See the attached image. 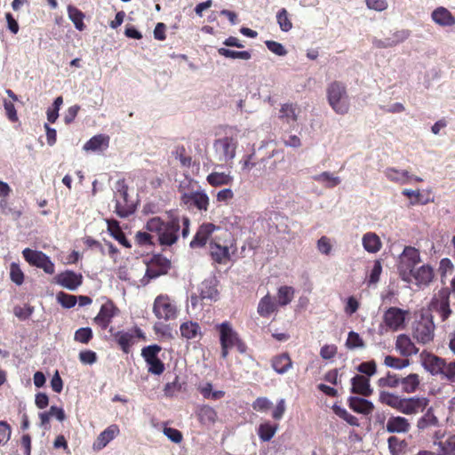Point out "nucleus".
Returning <instances> with one entry per match:
<instances>
[{
    "instance_id": "nucleus-52",
    "label": "nucleus",
    "mask_w": 455,
    "mask_h": 455,
    "mask_svg": "<svg viewBox=\"0 0 455 455\" xmlns=\"http://www.w3.org/2000/svg\"><path fill=\"white\" fill-rule=\"evenodd\" d=\"M314 180L319 182H325L326 187L334 188L340 183V179L339 177H334L331 173L328 172H323L314 177Z\"/></svg>"
},
{
    "instance_id": "nucleus-37",
    "label": "nucleus",
    "mask_w": 455,
    "mask_h": 455,
    "mask_svg": "<svg viewBox=\"0 0 455 455\" xmlns=\"http://www.w3.org/2000/svg\"><path fill=\"white\" fill-rule=\"evenodd\" d=\"M385 175L389 180L402 184L409 183L411 178L407 171L397 170L395 168H387L385 171Z\"/></svg>"
},
{
    "instance_id": "nucleus-34",
    "label": "nucleus",
    "mask_w": 455,
    "mask_h": 455,
    "mask_svg": "<svg viewBox=\"0 0 455 455\" xmlns=\"http://www.w3.org/2000/svg\"><path fill=\"white\" fill-rule=\"evenodd\" d=\"M279 118L287 124L297 122V106L291 103L283 104L279 111Z\"/></svg>"
},
{
    "instance_id": "nucleus-57",
    "label": "nucleus",
    "mask_w": 455,
    "mask_h": 455,
    "mask_svg": "<svg viewBox=\"0 0 455 455\" xmlns=\"http://www.w3.org/2000/svg\"><path fill=\"white\" fill-rule=\"evenodd\" d=\"M92 338V329L89 327L80 328L75 332L74 339L77 342L87 344Z\"/></svg>"
},
{
    "instance_id": "nucleus-42",
    "label": "nucleus",
    "mask_w": 455,
    "mask_h": 455,
    "mask_svg": "<svg viewBox=\"0 0 455 455\" xmlns=\"http://www.w3.org/2000/svg\"><path fill=\"white\" fill-rule=\"evenodd\" d=\"M68 18L72 20L75 25V28L83 31L85 28V25L84 23V14L76 7L73 5H68Z\"/></svg>"
},
{
    "instance_id": "nucleus-12",
    "label": "nucleus",
    "mask_w": 455,
    "mask_h": 455,
    "mask_svg": "<svg viewBox=\"0 0 455 455\" xmlns=\"http://www.w3.org/2000/svg\"><path fill=\"white\" fill-rule=\"evenodd\" d=\"M214 148L220 155V160L228 161L235 157L236 140L231 137H224L216 140Z\"/></svg>"
},
{
    "instance_id": "nucleus-30",
    "label": "nucleus",
    "mask_w": 455,
    "mask_h": 455,
    "mask_svg": "<svg viewBox=\"0 0 455 455\" xmlns=\"http://www.w3.org/2000/svg\"><path fill=\"white\" fill-rule=\"evenodd\" d=\"M362 242L364 250L371 253L378 252L382 245L379 235L372 232L364 234Z\"/></svg>"
},
{
    "instance_id": "nucleus-36",
    "label": "nucleus",
    "mask_w": 455,
    "mask_h": 455,
    "mask_svg": "<svg viewBox=\"0 0 455 455\" xmlns=\"http://www.w3.org/2000/svg\"><path fill=\"white\" fill-rule=\"evenodd\" d=\"M115 339L124 353H128L130 347L134 344L135 336L133 332L118 331L115 334Z\"/></svg>"
},
{
    "instance_id": "nucleus-47",
    "label": "nucleus",
    "mask_w": 455,
    "mask_h": 455,
    "mask_svg": "<svg viewBox=\"0 0 455 455\" xmlns=\"http://www.w3.org/2000/svg\"><path fill=\"white\" fill-rule=\"evenodd\" d=\"M275 310V304L271 301L270 297L266 295L259 303L258 313L264 317L269 316Z\"/></svg>"
},
{
    "instance_id": "nucleus-17",
    "label": "nucleus",
    "mask_w": 455,
    "mask_h": 455,
    "mask_svg": "<svg viewBox=\"0 0 455 455\" xmlns=\"http://www.w3.org/2000/svg\"><path fill=\"white\" fill-rule=\"evenodd\" d=\"M411 429V423L409 420L401 416H391L388 418L386 424V430L393 434H405Z\"/></svg>"
},
{
    "instance_id": "nucleus-33",
    "label": "nucleus",
    "mask_w": 455,
    "mask_h": 455,
    "mask_svg": "<svg viewBox=\"0 0 455 455\" xmlns=\"http://www.w3.org/2000/svg\"><path fill=\"white\" fill-rule=\"evenodd\" d=\"M115 307L111 303L101 307L100 313L95 317V322L103 328H107L111 318L115 315Z\"/></svg>"
},
{
    "instance_id": "nucleus-44",
    "label": "nucleus",
    "mask_w": 455,
    "mask_h": 455,
    "mask_svg": "<svg viewBox=\"0 0 455 455\" xmlns=\"http://www.w3.org/2000/svg\"><path fill=\"white\" fill-rule=\"evenodd\" d=\"M218 53L220 56L228 58V59H241V60H248L251 58V53L249 51L238 52V51L229 50V49L224 48V47L219 48Z\"/></svg>"
},
{
    "instance_id": "nucleus-49",
    "label": "nucleus",
    "mask_w": 455,
    "mask_h": 455,
    "mask_svg": "<svg viewBox=\"0 0 455 455\" xmlns=\"http://www.w3.org/2000/svg\"><path fill=\"white\" fill-rule=\"evenodd\" d=\"M173 155L178 159L182 167L189 168L192 164V157L187 155L186 148L183 145H179L175 148Z\"/></svg>"
},
{
    "instance_id": "nucleus-53",
    "label": "nucleus",
    "mask_w": 455,
    "mask_h": 455,
    "mask_svg": "<svg viewBox=\"0 0 455 455\" xmlns=\"http://www.w3.org/2000/svg\"><path fill=\"white\" fill-rule=\"evenodd\" d=\"M438 423L437 418L434 415V413L428 410L419 420L417 423V427L419 429H425L430 426H435Z\"/></svg>"
},
{
    "instance_id": "nucleus-50",
    "label": "nucleus",
    "mask_w": 455,
    "mask_h": 455,
    "mask_svg": "<svg viewBox=\"0 0 455 455\" xmlns=\"http://www.w3.org/2000/svg\"><path fill=\"white\" fill-rule=\"evenodd\" d=\"M277 23L281 30L288 32L292 28V23L289 18L288 12L285 8L281 9L276 14Z\"/></svg>"
},
{
    "instance_id": "nucleus-16",
    "label": "nucleus",
    "mask_w": 455,
    "mask_h": 455,
    "mask_svg": "<svg viewBox=\"0 0 455 455\" xmlns=\"http://www.w3.org/2000/svg\"><path fill=\"white\" fill-rule=\"evenodd\" d=\"M410 36H411V31L409 29L396 30L392 33L390 37L375 40L374 45L377 48L394 47L401 43H403L405 40H407L410 37Z\"/></svg>"
},
{
    "instance_id": "nucleus-61",
    "label": "nucleus",
    "mask_w": 455,
    "mask_h": 455,
    "mask_svg": "<svg viewBox=\"0 0 455 455\" xmlns=\"http://www.w3.org/2000/svg\"><path fill=\"white\" fill-rule=\"evenodd\" d=\"M443 375L449 382L455 383V362L447 363L444 361V366L442 369Z\"/></svg>"
},
{
    "instance_id": "nucleus-62",
    "label": "nucleus",
    "mask_w": 455,
    "mask_h": 455,
    "mask_svg": "<svg viewBox=\"0 0 455 455\" xmlns=\"http://www.w3.org/2000/svg\"><path fill=\"white\" fill-rule=\"evenodd\" d=\"M357 371L371 377L376 373L377 366L374 361L365 362L358 365Z\"/></svg>"
},
{
    "instance_id": "nucleus-22",
    "label": "nucleus",
    "mask_w": 455,
    "mask_h": 455,
    "mask_svg": "<svg viewBox=\"0 0 455 455\" xmlns=\"http://www.w3.org/2000/svg\"><path fill=\"white\" fill-rule=\"evenodd\" d=\"M433 20L440 26L450 27L455 25V17L444 7L436 8L431 14Z\"/></svg>"
},
{
    "instance_id": "nucleus-54",
    "label": "nucleus",
    "mask_w": 455,
    "mask_h": 455,
    "mask_svg": "<svg viewBox=\"0 0 455 455\" xmlns=\"http://www.w3.org/2000/svg\"><path fill=\"white\" fill-rule=\"evenodd\" d=\"M156 334L164 339H172L173 338L172 328L169 324H165L162 322H156L153 327Z\"/></svg>"
},
{
    "instance_id": "nucleus-35",
    "label": "nucleus",
    "mask_w": 455,
    "mask_h": 455,
    "mask_svg": "<svg viewBox=\"0 0 455 455\" xmlns=\"http://www.w3.org/2000/svg\"><path fill=\"white\" fill-rule=\"evenodd\" d=\"M57 284H81L83 276L81 274H76L73 271H65L59 274L55 277Z\"/></svg>"
},
{
    "instance_id": "nucleus-48",
    "label": "nucleus",
    "mask_w": 455,
    "mask_h": 455,
    "mask_svg": "<svg viewBox=\"0 0 455 455\" xmlns=\"http://www.w3.org/2000/svg\"><path fill=\"white\" fill-rule=\"evenodd\" d=\"M377 385L379 387L395 388L400 385V378L396 374L387 372L385 377H381L378 379Z\"/></svg>"
},
{
    "instance_id": "nucleus-10",
    "label": "nucleus",
    "mask_w": 455,
    "mask_h": 455,
    "mask_svg": "<svg viewBox=\"0 0 455 455\" xmlns=\"http://www.w3.org/2000/svg\"><path fill=\"white\" fill-rule=\"evenodd\" d=\"M409 314L408 311L398 307L388 308L383 315L386 326L392 331H398L404 328L405 317Z\"/></svg>"
},
{
    "instance_id": "nucleus-27",
    "label": "nucleus",
    "mask_w": 455,
    "mask_h": 455,
    "mask_svg": "<svg viewBox=\"0 0 455 455\" xmlns=\"http://www.w3.org/2000/svg\"><path fill=\"white\" fill-rule=\"evenodd\" d=\"M349 405L354 411L365 415L371 413L374 410V405L371 401L360 397H351Z\"/></svg>"
},
{
    "instance_id": "nucleus-15",
    "label": "nucleus",
    "mask_w": 455,
    "mask_h": 455,
    "mask_svg": "<svg viewBox=\"0 0 455 455\" xmlns=\"http://www.w3.org/2000/svg\"><path fill=\"white\" fill-rule=\"evenodd\" d=\"M219 229V227L212 223H203L197 229L196 235L190 242V247L193 249L204 247L212 234Z\"/></svg>"
},
{
    "instance_id": "nucleus-60",
    "label": "nucleus",
    "mask_w": 455,
    "mask_h": 455,
    "mask_svg": "<svg viewBox=\"0 0 455 455\" xmlns=\"http://www.w3.org/2000/svg\"><path fill=\"white\" fill-rule=\"evenodd\" d=\"M10 275L13 283H15L16 284H22L24 280V275L18 264H11Z\"/></svg>"
},
{
    "instance_id": "nucleus-18",
    "label": "nucleus",
    "mask_w": 455,
    "mask_h": 455,
    "mask_svg": "<svg viewBox=\"0 0 455 455\" xmlns=\"http://www.w3.org/2000/svg\"><path fill=\"white\" fill-rule=\"evenodd\" d=\"M395 349L403 356H411L419 352V348L411 341V338L405 334H400L396 338Z\"/></svg>"
},
{
    "instance_id": "nucleus-46",
    "label": "nucleus",
    "mask_w": 455,
    "mask_h": 455,
    "mask_svg": "<svg viewBox=\"0 0 455 455\" xmlns=\"http://www.w3.org/2000/svg\"><path fill=\"white\" fill-rule=\"evenodd\" d=\"M277 425H271L266 422L259 425L258 434L263 442H267L275 435Z\"/></svg>"
},
{
    "instance_id": "nucleus-8",
    "label": "nucleus",
    "mask_w": 455,
    "mask_h": 455,
    "mask_svg": "<svg viewBox=\"0 0 455 455\" xmlns=\"http://www.w3.org/2000/svg\"><path fill=\"white\" fill-rule=\"evenodd\" d=\"M434 336L435 324L432 318L430 316H421L413 327V337L419 343L426 345L434 339Z\"/></svg>"
},
{
    "instance_id": "nucleus-59",
    "label": "nucleus",
    "mask_w": 455,
    "mask_h": 455,
    "mask_svg": "<svg viewBox=\"0 0 455 455\" xmlns=\"http://www.w3.org/2000/svg\"><path fill=\"white\" fill-rule=\"evenodd\" d=\"M161 351V347L157 345H152L146 347L141 351V355L144 357L145 361L148 363L154 359L157 358L158 353Z\"/></svg>"
},
{
    "instance_id": "nucleus-32",
    "label": "nucleus",
    "mask_w": 455,
    "mask_h": 455,
    "mask_svg": "<svg viewBox=\"0 0 455 455\" xmlns=\"http://www.w3.org/2000/svg\"><path fill=\"white\" fill-rule=\"evenodd\" d=\"M411 276H413L414 279L417 281V284H428L433 281L434 269L430 266L425 265L420 267L415 272L413 269L411 277Z\"/></svg>"
},
{
    "instance_id": "nucleus-9",
    "label": "nucleus",
    "mask_w": 455,
    "mask_h": 455,
    "mask_svg": "<svg viewBox=\"0 0 455 455\" xmlns=\"http://www.w3.org/2000/svg\"><path fill=\"white\" fill-rule=\"evenodd\" d=\"M171 268V261L161 254H155L148 264L145 276L149 279L167 274Z\"/></svg>"
},
{
    "instance_id": "nucleus-56",
    "label": "nucleus",
    "mask_w": 455,
    "mask_h": 455,
    "mask_svg": "<svg viewBox=\"0 0 455 455\" xmlns=\"http://www.w3.org/2000/svg\"><path fill=\"white\" fill-rule=\"evenodd\" d=\"M346 345L350 349L364 347V343H363V339L359 336L358 333H356L355 331H350L348 333V337H347Z\"/></svg>"
},
{
    "instance_id": "nucleus-31",
    "label": "nucleus",
    "mask_w": 455,
    "mask_h": 455,
    "mask_svg": "<svg viewBox=\"0 0 455 455\" xmlns=\"http://www.w3.org/2000/svg\"><path fill=\"white\" fill-rule=\"evenodd\" d=\"M5 92L11 99L10 100H4L5 114L11 122L15 123L19 120L17 111L14 107V102L18 100V97L11 89H7Z\"/></svg>"
},
{
    "instance_id": "nucleus-43",
    "label": "nucleus",
    "mask_w": 455,
    "mask_h": 455,
    "mask_svg": "<svg viewBox=\"0 0 455 455\" xmlns=\"http://www.w3.org/2000/svg\"><path fill=\"white\" fill-rule=\"evenodd\" d=\"M437 452L438 455H455V435L439 441Z\"/></svg>"
},
{
    "instance_id": "nucleus-58",
    "label": "nucleus",
    "mask_w": 455,
    "mask_h": 455,
    "mask_svg": "<svg viewBox=\"0 0 455 455\" xmlns=\"http://www.w3.org/2000/svg\"><path fill=\"white\" fill-rule=\"evenodd\" d=\"M135 242L140 246L155 245L154 237L149 232L139 231L135 235Z\"/></svg>"
},
{
    "instance_id": "nucleus-26",
    "label": "nucleus",
    "mask_w": 455,
    "mask_h": 455,
    "mask_svg": "<svg viewBox=\"0 0 455 455\" xmlns=\"http://www.w3.org/2000/svg\"><path fill=\"white\" fill-rule=\"evenodd\" d=\"M180 331L182 338L193 339L202 336V329L196 322L186 321L180 326Z\"/></svg>"
},
{
    "instance_id": "nucleus-13",
    "label": "nucleus",
    "mask_w": 455,
    "mask_h": 455,
    "mask_svg": "<svg viewBox=\"0 0 455 455\" xmlns=\"http://www.w3.org/2000/svg\"><path fill=\"white\" fill-rule=\"evenodd\" d=\"M428 403L429 400L426 397H403L400 412L406 415L417 414L424 411Z\"/></svg>"
},
{
    "instance_id": "nucleus-45",
    "label": "nucleus",
    "mask_w": 455,
    "mask_h": 455,
    "mask_svg": "<svg viewBox=\"0 0 455 455\" xmlns=\"http://www.w3.org/2000/svg\"><path fill=\"white\" fill-rule=\"evenodd\" d=\"M198 418L204 424L214 423L217 419V412L213 408L204 405L198 410Z\"/></svg>"
},
{
    "instance_id": "nucleus-14",
    "label": "nucleus",
    "mask_w": 455,
    "mask_h": 455,
    "mask_svg": "<svg viewBox=\"0 0 455 455\" xmlns=\"http://www.w3.org/2000/svg\"><path fill=\"white\" fill-rule=\"evenodd\" d=\"M450 293V289H441L438 296L434 298L431 303L432 309L438 312L443 321L449 317L451 312L449 306Z\"/></svg>"
},
{
    "instance_id": "nucleus-7",
    "label": "nucleus",
    "mask_w": 455,
    "mask_h": 455,
    "mask_svg": "<svg viewBox=\"0 0 455 455\" xmlns=\"http://www.w3.org/2000/svg\"><path fill=\"white\" fill-rule=\"evenodd\" d=\"M22 255L30 266L42 268L47 274L54 273V264L43 251L26 248L22 251Z\"/></svg>"
},
{
    "instance_id": "nucleus-51",
    "label": "nucleus",
    "mask_w": 455,
    "mask_h": 455,
    "mask_svg": "<svg viewBox=\"0 0 455 455\" xmlns=\"http://www.w3.org/2000/svg\"><path fill=\"white\" fill-rule=\"evenodd\" d=\"M293 290L291 286H280L277 294L278 303L281 306L287 305L293 298Z\"/></svg>"
},
{
    "instance_id": "nucleus-3",
    "label": "nucleus",
    "mask_w": 455,
    "mask_h": 455,
    "mask_svg": "<svg viewBox=\"0 0 455 455\" xmlns=\"http://www.w3.org/2000/svg\"><path fill=\"white\" fill-rule=\"evenodd\" d=\"M220 333V342L221 346V357L227 358L228 351L235 347L240 353L246 351V346L239 339L237 332L233 329L228 322H224L216 325Z\"/></svg>"
},
{
    "instance_id": "nucleus-28",
    "label": "nucleus",
    "mask_w": 455,
    "mask_h": 455,
    "mask_svg": "<svg viewBox=\"0 0 455 455\" xmlns=\"http://www.w3.org/2000/svg\"><path fill=\"white\" fill-rule=\"evenodd\" d=\"M109 137L105 134H98L92 137L84 146L86 151L101 150L108 148Z\"/></svg>"
},
{
    "instance_id": "nucleus-55",
    "label": "nucleus",
    "mask_w": 455,
    "mask_h": 455,
    "mask_svg": "<svg viewBox=\"0 0 455 455\" xmlns=\"http://www.w3.org/2000/svg\"><path fill=\"white\" fill-rule=\"evenodd\" d=\"M384 363L387 367L401 370L407 367L410 364V361L408 359H400L392 355H387L384 359Z\"/></svg>"
},
{
    "instance_id": "nucleus-23",
    "label": "nucleus",
    "mask_w": 455,
    "mask_h": 455,
    "mask_svg": "<svg viewBox=\"0 0 455 455\" xmlns=\"http://www.w3.org/2000/svg\"><path fill=\"white\" fill-rule=\"evenodd\" d=\"M273 370L278 374H284L292 367V361L287 353L274 356L271 360Z\"/></svg>"
},
{
    "instance_id": "nucleus-5",
    "label": "nucleus",
    "mask_w": 455,
    "mask_h": 455,
    "mask_svg": "<svg viewBox=\"0 0 455 455\" xmlns=\"http://www.w3.org/2000/svg\"><path fill=\"white\" fill-rule=\"evenodd\" d=\"M419 261L420 256L419 250L411 246H406L403 249L400 256L398 267L400 275L403 281L410 282L412 270Z\"/></svg>"
},
{
    "instance_id": "nucleus-29",
    "label": "nucleus",
    "mask_w": 455,
    "mask_h": 455,
    "mask_svg": "<svg viewBox=\"0 0 455 455\" xmlns=\"http://www.w3.org/2000/svg\"><path fill=\"white\" fill-rule=\"evenodd\" d=\"M403 397L387 391H380L379 395V401L381 403L395 409L398 411H400L403 405Z\"/></svg>"
},
{
    "instance_id": "nucleus-4",
    "label": "nucleus",
    "mask_w": 455,
    "mask_h": 455,
    "mask_svg": "<svg viewBox=\"0 0 455 455\" xmlns=\"http://www.w3.org/2000/svg\"><path fill=\"white\" fill-rule=\"evenodd\" d=\"M115 212L121 218H126L135 212L134 204L129 199L128 186L124 179L118 180L116 184Z\"/></svg>"
},
{
    "instance_id": "nucleus-20",
    "label": "nucleus",
    "mask_w": 455,
    "mask_h": 455,
    "mask_svg": "<svg viewBox=\"0 0 455 455\" xmlns=\"http://www.w3.org/2000/svg\"><path fill=\"white\" fill-rule=\"evenodd\" d=\"M352 393L361 395L363 396H370L373 390L370 385V379L363 375H355L351 379Z\"/></svg>"
},
{
    "instance_id": "nucleus-11",
    "label": "nucleus",
    "mask_w": 455,
    "mask_h": 455,
    "mask_svg": "<svg viewBox=\"0 0 455 455\" xmlns=\"http://www.w3.org/2000/svg\"><path fill=\"white\" fill-rule=\"evenodd\" d=\"M180 202L188 209L193 207L200 211H207L209 206V197L204 192L184 193L180 197Z\"/></svg>"
},
{
    "instance_id": "nucleus-41",
    "label": "nucleus",
    "mask_w": 455,
    "mask_h": 455,
    "mask_svg": "<svg viewBox=\"0 0 455 455\" xmlns=\"http://www.w3.org/2000/svg\"><path fill=\"white\" fill-rule=\"evenodd\" d=\"M420 383V378L416 373H411L404 378H400V384L405 393H413Z\"/></svg>"
},
{
    "instance_id": "nucleus-24",
    "label": "nucleus",
    "mask_w": 455,
    "mask_h": 455,
    "mask_svg": "<svg viewBox=\"0 0 455 455\" xmlns=\"http://www.w3.org/2000/svg\"><path fill=\"white\" fill-rule=\"evenodd\" d=\"M107 222L108 231L109 232L110 235L113 236L124 247L131 248L132 244L120 228L119 222L116 220H108Z\"/></svg>"
},
{
    "instance_id": "nucleus-39",
    "label": "nucleus",
    "mask_w": 455,
    "mask_h": 455,
    "mask_svg": "<svg viewBox=\"0 0 455 455\" xmlns=\"http://www.w3.org/2000/svg\"><path fill=\"white\" fill-rule=\"evenodd\" d=\"M207 182L212 187L229 185L233 182V177L225 172H212L207 178Z\"/></svg>"
},
{
    "instance_id": "nucleus-6",
    "label": "nucleus",
    "mask_w": 455,
    "mask_h": 455,
    "mask_svg": "<svg viewBox=\"0 0 455 455\" xmlns=\"http://www.w3.org/2000/svg\"><path fill=\"white\" fill-rule=\"evenodd\" d=\"M153 313L158 320L167 322L177 317L178 307L168 296L159 295L154 301Z\"/></svg>"
},
{
    "instance_id": "nucleus-19",
    "label": "nucleus",
    "mask_w": 455,
    "mask_h": 455,
    "mask_svg": "<svg viewBox=\"0 0 455 455\" xmlns=\"http://www.w3.org/2000/svg\"><path fill=\"white\" fill-rule=\"evenodd\" d=\"M120 433V429L117 425L113 424L108 427L103 432H101L96 441L93 443V448L95 450H101L107 446V444L111 442L115 437H116Z\"/></svg>"
},
{
    "instance_id": "nucleus-38",
    "label": "nucleus",
    "mask_w": 455,
    "mask_h": 455,
    "mask_svg": "<svg viewBox=\"0 0 455 455\" xmlns=\"http://www.w3.org/2000/svg\"><path fill=\"white\" fill-rule=\"evenodd\" d=\"M198 391L204 398L209 400H220L225 395V392L222 390H213L212 384L210 382L200 384Z\"/></svg>"
},
{
    "instance_id": "nucleus-63",
    "label": "nucleus",
    "mask_w": 455,
    "mask_h": 455,
    "mask_svg": "<svg viewBox=\"0 0 455 455\" xmlns=\"http://www.w3.org/2000/svg\"><path fill=\"white\" fill-rule=\"evenodd\" d=\"M265 44L270 52L278 56H284L287 54V51L285 50L284 46L278 42L268 40L266 41Z\"/></svg>"
},
{
    "instance_id": "nucleus-40",
    "label": "nucleus",
    "mask_w": 455,
    "mask_h": 455,
    "mask_svg": "<svg viewBox=\"0 0 455 455\" xmlns=\"http://www.w3.org/2000/svg\"><path fill=\"white\" fill-rule=\"evenodd\" d=\"M217 297L218 291L215 289V286H203L200 291V296H197L196 294L191 295V304L193 307H196L199 299L202 300H215Z\"/></svg>"
},
{
    "instance_id": "nucleus-2",
    "label": "nucleus",
    "mask_w": 455,
    "mask_h": 455,
    "mask_svg": "<svg viewBox=\"0 0 455 455\" xmlns=\"http://www.w3.org/2000/svg\"><path fill=\"white\" fill-rule=\"evenodd\" d=\"M326 97L329 105L338 115H346L350 108L349 99L346 85L339 81L330 83L326 88Z\"/></svg>"
},
{
    "instance_id": "nucleus-64",
    "label": "nucleus",
    "mask_w": 455,
    "mask_h": 455,
    "mask_svg": "<svg viewBox=\"0 0 455 455\" xmlns=\"http://www.w3.org/2000/svg\"><path fill=\"white\" fill-rule=\"evenodd\" d=\"M317 249L322 254L329 255L332 249L330 238L324 235L322 236L317 241Z\"/></svg>"
},
{
    "instance_id": "nucleus-21",
    "label": "nucleus",
    "mask_w": 455,
    "mask_h": 455,
    "mask_svg": "<svg viewBox=\"0 0 455 455\" xmlns=\"http://www.w3.org/2000/svg\"><path fill=\"white\" fill-rule=\"evenodd\" d=\"M210 253L212 259L219 264H226L230 259L228 247L222 246L213 240L210 242Z\"/></svg>"
},
{
    "instance_id": "nucleus-1",
    "label": "nucleus",
    "mask_w": 455,
    "mask_h": 455,
    "mask_svg": "<svg viewBox=\"0 0 455 455\" xmlns=\"http://www.w3.org/2000/svg\"><path fill=\"white\" fill-rule=\"evenodd\" d=\"M145 228L147 231L157 235L160 245L172 246L178 242L180 228L182 237L188 236L190 220L188 216L180 217L178 215H171L166 221L160 217H152L147 221Z\"/></svg>"
},
{
    "instance_id": "nucleus-25",
    "label": "nucleus",
    "mask_w": 455,
    "mask_h": 455,
    "mask_svg": "<svg viewBox=\"0 0 455 455\" xmlns=\"http://www.w3.org/2000/svg\"><path fill=\"white\" fill-rule=\"evenodd\" d=\"M444 361L445 360L441 357L428 354L423 359V366L432 375H438L442 373Z\"/></svg>"
}]
</instances>
